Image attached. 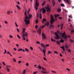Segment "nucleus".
Instances as JSON below:
<instances>
[{
    "instance_id": "obj_1",
    "label": "nucleus",
    "mask_w": 74,
    "mask_h": 74,
    "mask_svg": "<svg viewBox=\"0 0 74 74\" xmlns=\"http://www.w3.org/2000/svg\"><path fill=\"white\" fill-rule=\"evenodd\" d=\"M25 16V17L24 18V22H25L26 25H28V24L30 23V21L29 20V17H27V10H25V12H24Z\"/></svg>"
},
{
    "instance_id": "obj_2",
    "label": "nucleus",
    "mask_w": 74,
    "mask_h": 74,
    "mask_svg": "<svg viewBox=\"0 0 74 74\" xmlns=\"http://www.w3.org/2000/svg\"><path fill=\"white\" fill-rule=\"evenodd\" d=\"M61 35L62 36L63 38H64V40H65L66 41H67V38H68V36L66 35V33H65L64 31L63 33L61 34Z\"/></svg>"
},
{
    "instance_id": "obj_3",
    "label": "nucleus",
    "mask_w": 74,
    "mask_h": 74,
    "mask_svg": "<svg viewBox=\"0 0 74 74\" xmlns=\"http://www.w3.org/2000/svg\"><path fill=\"white\" fill-rule=\"evenodd\" d=\"M36 1L35 5V8L36 10H38V6L39 5L38 3V0H35Z\"/></svg>"
},
{
    "instance_id": "obj_4",
    "label": "nucleus",
    "mask_w": 74,
    "mask_h": 74,
    "mask_svg": "<svg viewBox=\"0 0 74 74\" xmlns=\"http://www.w3.org/2000/svg\"><path fill=\"white\" fill-rule=\"evenodd\" d=\"M50 17L51 18L50 23H51V24H53V22L55 21V20H54V19H53V16L51 15Z\"/></svg>"
},
{
    "instance_id": "obj_5",
    "label": "nucleus",
    "mask_w": 74,
    "mask_h": 74,
    "mask_svg": "<svg viewBox=\"0 0 74 74\" xmlns=\"http://www.w3.org/2000/svg\"><path fill=\"white\" fill-rule=\"evenodd\" d=\"M41 11L43 14H45L46 12V10L44 8H42L40 10V12H41Z\"/></svg>"
},
{
    "instance_id": "obj_6",
    "label": "nucleus",
    "mask_w": 74,
    "mask_h": 74,
    "mask_svg": "<svg viewBox=\"0 0 74 74\" xmlns=\"http://www.w3.org/2000/svg\"><path fill=\"white\" fill-rule=\"evenodd\" d=\"M42 36L43 39L45 40V39H46L47 38V37H46V36L45 35V34H44V33H42Z\"/></svg>"
},
{
    "instance_id": "obj_7",
    "label": "nucleus",
    "mask_w": 74,
    "mask_h": 74,
    "mask_svg": "<svg viewBox=\"0 0 74 74\" xmlns=\"http://www.w3.org/2000/svg\"><path fill=\"white\" fill-rule=\"evenodd\" d=\"M45 8L46 9V11L47 12H51L50 7H49V6H47V7H45Z\"/></svg>"
},
{
    "instance_id": "obj_8",
    "label": "nucleus",
    "mask_w": 74,
    "mask_h": 74,
    "mask_svg": "<svg viewBox=\"0 0 74 74\" xmlns=\"http://www.w3.org/2000/svg\"><path fill=\"white\" fill-rule=\"evenodd\" d=\"M55 35L57 37H55V39H59V36L58 34L56 32L55 33Z\"/></svg>"
},
{
    "instance_id": "obj_9",
    "label": "nucleus",
    "mask_w": 74,
    "mask_h": 74,
    "mask_svg": "<svg viewBox=\"0 0 74 74\" xmlns=\"http://www.w3.org/2000/svg\"><path fill=\"white\" fill-rule=\"evenodd\" d=\"M45 26H47V27H48V26L49 25V21H47L46 23H45Z\"/></svg>"
},
{
    "instance_id": "obj_10",
    "label": "nucleus",
    "mask_w": 74,
    "mask_h": 74,
    "mask_svg": "<svg viewBox=\"0 0 74 74\" xmlns=\"http://www.w3.org/2000/svg\"><path fill=\"white\" fill-rule=\"evenodd\" d=\"M52 4H53V7L56 4V2L54 1V0H53L52 1Z\"/></svg>"
},
{
    "instance_id": "obj_11",
    "label": "nucleus",
    "mask_w": 74,
    "mask_h": 74,
    "mask_svg": "<svg viewBox=\"0 0 74 74\" xmlns=\"http://www.w3.org/2000/svg\"><path fill=\"white\" fill-rule=\"evenodd\" d=\"M38 32L40 36L41 35V28H38Z\"/></svg>"
},
{
    "instance_id": "obj_12",
    "label": "nucleus",
    "mask_w": 74,
    "mask_h": 74,
    "mask_svg": "<svg viewBox=\"0 0 74 74\" xmlns=\"http://www.w3.org/2000/svg\"><path fill=\"white\" fill-rule=\"evenodd\" d=\"M41 47H43L44 48V49H45V45H44V44L43 43H41Z\"/></svg>"
},
{
    "instance_id": "obj_13",
    "label": "nucleus",
    "mask_w": 74,
    "mask_h": 74,
    "mask_svg": "<svg viewBox=\"0 0 74 74\" xmlns=\"http://www.w3.org/2000/svg\"><path fill=\"white\" fill-rule=\"evenodd\" d=\"M23 36H24L25 37V36H26V37H27V33H25V34L23 33Z\"/></svg>"
},
{
    "instance_id": "obj_14",
    "label": "nucleus",
    "mask_w": 74,
    "mask_h": 74,
    "mask_svg": "<svg viewBox=\"0 0 74 74\" xmlns=\"http://www.w3.org/2000/svg\"><path fill=\"white\" fill-rule=\"evenodd\" d=\"M44 21H47V20L45 18H44L42 21V23H44V22H45Z\"/></svg>"
},
{
    "instance_id": "obj_15",
    "label": "nucleus",
    "mask_w": 74,
    "mask_h": 74,
    "mask_svg": "<svg viewBox=\"0 0 74 74\" xmlns=\"http://www.w3.org/2000/svg\"><path fill=\"white\" fill-rule=\"evenodd\" d=\"M61 48H62V49L63 51L64 52L65 51V49H64V47L63 46L61 47Z\"/></svg>"
},
{
    "instance_id": "obj_16",
    "label": "nucleus",
    "mask_w": 74,
    "mask_h": 74,
    "mask_svg": "<svg viewBox=\"0 0 74 74\" xmlns=\"http://www.w3.org/2000/svg\"><path fill=\"white\" fill-rule=\"evenodd\" d=\"M64 1H65L66 2H67V3L68 4H70V2H69V0H64Z\"/></svg>"
},
{
    "instance_id": "obj_17",
    "label": "nucleus",
    "mask_w": 74,
    "mask_h": 74,
    "mask_svg": "<svg viewBox=\"0 0 74 74\" xmlns=\"http://www.w3.org/2000/svg\"><path fill=\"white\" fill-rule=\"evenodd\" d=\"M55 26L53 24H51V26L49 27L50 28L51 27H53Z\"/></svg>"
},
{
    "instance_id": "obj_18",
    "label": "nucleus",
    "mask_w": 74,
    "mask_h": 74,
    "mask_svg": "<svg viewBox=\"0 0 74 74\" xmlns=\"http://www.w3.org/2000/svg\"><path fill=\"white\" fill-rule=\"evenodd\" d=\"M63 23H62L61 25H60V26H61V30H62V29H63Z\"/></svg>"
},
{
    "instance_id": "obj_19",
    "label": "nucleus",
    "mask_w": 74,
    "mask_h": 74,
    "mask_svg": "<svg viewBox=\"0 0 74 74\" xmlns=\"http://www.w3.org/2000/svg\"><path fill=\"white\" fill-rule=\"evenodd\" d=\"M30 9L29 8L27 12V15H29V12H30Z\"/></svg>"
},
{
    "instance_id": "obj_20",
    "label": "nucleus",
    "mask_w": 74,
    "mask_h": 74,
    "mask_svg": "<svg viewBox=\"0 0 74 74\" xmlns=\"http://www.w3.org/2000/svg\"><path fill=\"white\" fill-rule=\"evenodd\" d=\"M60 42H62V43H63V42H64V40H63L62 39H61V40H60Z\"/></svg>"
},
{
    "instance_id": "obj_21",
    "label": "nucleus",
    "mask_w": 74,
    "mask_h": 74,
    "mask_svg": "<svg viewBox=\"0 0 74 74\" xmlns=\"http://www.w3.org/2000/svg\"><path fill=\"white\" fill-rule=\"evenodd\" d=\"M59 16V14H57V15L56 14H55V18H57V16Z\"/></svg>"
},
{
    "instance_id": "obj_22",
    "label": "nucleus",
    "mask_w": 74,
    "mask_h": 74,
    "mask_svg": "<svg viewBox=\"0 0 74 74\" xmlns=\"http://www.w3.org/2000/svg\"><path fill=\"white\" fill-rule=\"evenodd\" d=\"M26 30V29L25 28H23V33H25V32Z\"/></svg>"
},
{
    "instance_id": "obj_23",
    "label": "nucleus",
    "mask_w": 74,
    "mask_h": 74,
    "mask_svg": "<svg viewBox=\"0 0 74 74\" xmlns=\"http://www.w3.org/2000/svg\"><path fill=\"white\" fill-rule=\"evenodd\" d=\"M16 7L18 8V9H19V10H21V8H20L19 6V5H16Z\"/></svg>"
},
{
    "instance_id": "obj_24",
    "label": "nucleus",
    "mask_w": 74,
    "mask_h": 74,
    "mask_svg": "<svg viewBox=\"0 0 74 74\" xmlns=\"http://www.w3.org/2000/svg\"><path fill=\"white\" fill-rule=\"evenodd\" d=\"M51 40L52 42H56V40L53 39L52 38L51 39Z\"/></svg>"
},
{
    "instance_id": "obj_25",
    "label": "nucleus",
    "mask_w": 74,
    "mask_h": 74,
    "mask_svg": "<svg viewBox=\"0 0 74 74\" xmlns=\"http://www.w3.org/2000/svg\"><path fill=\"white\" fill-rule=\"evenodd\" d=\"M29 18H32V14H29Z\"/></svg>"
},
{
    "instance_id": "obj_26",
    "label": "nucleus",
    "mask_w": 74,
    "mask_h": 74,
    "mask_svg": "<svg viewBox=\"0 0 74 74\" xmlns=\"http://www.w3.org/2000/svg\"><path fill=\"white\" fill-rule=\"evenodd\" d=\"M39 16L40 19L42 18V16H41V13H40L39 14Z\"/></svg>"
},
{
    "instance_id": "obj_27",
    "label": "nucleus",
    "mask_w": 74,
    "mask_h": 74,
    "mask_svg": "<svg viewBox=\"0 0 74 74\" xmlns=\"http://www.w3.org/2000/svg\"><path fill=\"white\" fill-rule=\"evenodd\" d=\"M10 12H11V11H10V10H9L7 12V14H10Z\"/></svg>"
},
{
    "instance_id": "obj_28",
    "label": "nucleus",
    "mask_w": 74,
    "mask_h": 74,
    "mask_svg": "<svg viewBox=\"0 0 74 74\" xmlns=\"http://www.w3.org/2000/svg\"><path fill=\"white\" fill-rule=\"evenodd\" d=\"M38 69H41V68H42L41 67V66H40V65H38Z\"/></svg>"
},
{
    "instance_id": "obj_29",
    "label": "nucleus",
    "mask_w": 74,
    "mask_h": 74,
    "mask_svg": "<svg viewBox=\"0 0 74 74\" xmlns=\"http://www.w3.org/2000/svg\"><path fill=\"white\" fill-rule=\"evenodd\" d=\"M25 51H26L27 52H29V50L27 48H25Z\"/></svg>"
},
{
    "instance_id": "obj_30",
    "label": "nucleus",
    "mask_w": 74,
    "mask_h": 74,
    "mask_svg": "<svg viewBox=\"0 0 74 74\" xmlns=\"http://www.w3.org/2000/svg\"><path fill=\"white\" fill-rule=\"evenodd\" d=\"M51 52L49 51H48L47 55H49V54H51Z\"/></svg>"
},
{
    "instance_id": "obj_31",
    "label": "nucleus",
    "mask_w": 74,
    "mask_h": 74,
    "mask_svg": "<svg viewBox=\"0 0 74 74\" xmlns=\"http://www.w3.org/2000/svg\"><path fill=\"white\" fill-rule=\"evenodd\" d=\"M45 1H44L43 3L42 4V6H43V5L45 4Z\"/></svg>"
},
{
    "instance_id": "obj_32",
    "label": "nucleus",
    "mask_w": 74,
    "mask_h": 74,
    "mask_svg": "<svg viewBox=\"0 0 74 74\" xmlns=\"http://www.w3.org/2000/svg\"><path fill=\"white\" fill-rule=\"evenodd\" d=\"M17 36L19 39H21V37H20L19 35H17Z\"/></svg>"
},
{
    "instance_id": "obj_33",
    "label": "nucleus",
    "mask_w": 74,
    "mask_h": 74,
    "mask_svg": "<svg viewBox=\"0 0 74 74\" xmlns=\"http://www.w3.org/2000/svg\"><path fill=\"white\" fill-rule=\"evenodd\" d=\"M7 69L6 70H7V71H8V72H9V71H10V69L8 68H7Z\"/></svg>"
},
{
    "instance_id": "obj_34",
    "label": "nucleus",
    "mask_w": 74,
    "mask_h": 74,
    "mask_svg": "<svg viewBox=\"0 0 74 74\" xmlns=\"http://www.w3.org/2000/svg\"><path fill=\"white\" fill-rule=\"evenodd\" d=\"M23 73H22V74H25L26 72V70H24L23 71Z\"/></svg>"
},
{
    "instance_id": "obj_35",
    "label": "nucleus",
    "mask_w": 74,
    "mask_h": 74,
    "mask_svg": "<svg viewBox=\"0 0 74 74\" xmlns=\"http://www.w3.org/2000/svg\"><path fill=\"white\" fill-rule=\"evenodd\" d=\"M23 40L25 41V40L26 39H25V36H24V35H23Z\"/></svg>"
},
{
    "instance_id": "obj_36",
    "label": "nucleus",
    "mask_w": 74,
    "mask_h": 74,
    "mask_svg": "<svg viewBox=\"0 0 74 74\" xmlns=\"http://www.w3.org/2000/svg\"><path fill=\"white\" fill-rule=\"evenodd\" d=\"M9 37L10 38H13V36H11V35H9Z\"/></svg>"
},
{
    "instance_id": "obj_37",
    "label": "nucleus",
    "mask_w": 74,
    "mask_h": 74,
    "mask_svg": "<svg viewBox=\"0 0 74 74\" xmlns=\"http://www.w3.org/2000/svg\"><path fill=\"white\" fill-rule=\"evenodd\" d=\"M15 23L16 27H18V25H17V24H16V23L15 22Z\"/></svg>"
},
{
    "instance_id": "obj_38",
    "label": "nucleus",
    "mask_w": 74,
    "mask_h": 74,
    "mask_svg": "<svg viewBox=\"0 0 74 74\" xmlns=\"http://www.w3.org/2000/svg\"><path fill=\"white\" fill-rule=\"evenodd\" d=\"M36 44H40V43L38 42V41H37L36 42Z\"/></svg>"
},
{
    "instance_id": "obj_39",
    "label": "nucleus",
    "mask_w": 74,
    "mask_h": 74,
    "mask_svg": "<svg viewBox=\"0 0 74 74\" xmlns=\"http://www.w3.org/2000/svg\"><path fill=\"white\" fill-rule=\"evenodd\" d=\"M60 5L61 7H63V6L64 5V4H60Z\"/></svg>"
},
{
    "instance_id": "obj_40",
    "label": "nucleus",
    "mask_w": 74,
    "mask_h": 74,
    "mask_svg": "<svg viewBox=\"0 0 74 74\" xmlns=\"http://www.w3.org/2000/svg\"><path fill=\"white\" fill-rule=\"evenodd\" d=\"M13 59L14 60V62H16V59H15V58H13Z\"/></svg>"
},
{
    "instance_id": "obj_41",
    "label": "nucleus",
    "mask_w": 74,
    "mask_h": 74,
    "mask_svg": "<svg viewBox=\"0 0 74 74\" xmlns=\"http://www.w3.org/2000/svg\"><path fill=\"white\" fill-rule=\"evenodd\" d=\"M5 52L4 53V54H5V53H7V51H6V50L5 49Z\"/></svg>"
},
{
    "instance_id": "obj_42",
    "label": "nucleus",
    "mask_w": 74,
    "mask_h": 74,
    "mask_svg": "<svg viewBox=\"0 0 74 74\" xmlns=\"http://www.w3.org/2000/svg\"><path fill=\"white\" fill-rule=\"evenodd\" d=\"M71 33H74V30H71Z\"/></svg>"
},
{
    "instance_id": "obj_43",
    "label": "nucleus",
    "mask_w": 74,
    "mask_h": 74,
    "mask_svg": "<svg viewBox=\"0 0 74 74\" xmlns=\"http://www.w3.org/2000/svg\"><path fill=\"white\" fill-rule=\"evenodd\" d=\"M70 42H74V41L72 40H70Z\"/></svg>"
},
{
    "instance_id": "obj_44",
    "label": "nucleus",
    "mask_w": 74,
    "mask_h": 74,
    "mask_svg": "<svg viewBox=\"0 0 74 74\" xmlns=\"http://www.w3.org/2000/svg\"><path fill=\"white\" fill-rule=\"evenodd\" d=\"M42 73H47V72H44V71H42Z\"/></svg>"
},
{
    "instance_id": "obj_45",
    "label": "nucleus",
    "mask_w": 74,
    "mask_h": 74,
    "mask_svg": "<svg viewBox=\"0 0 74 74\" xmlns=\"http://www.w3.org/2000/svg\"><path fill=\"white\" fill-rule=\"evenodd\" d=\"M54 52L55 53H56V54H58V53L57 51H54Z\"/></svg>"
},
{
    "instance_id": "obj_46",
    "label": "nucleus",
    "mask_w": 74,
    "mask_h": 74,
    "mask_svg": "<svg viewBox=\"0 0 74 74\" xmlns=\"http://www.w3.org/2000/svg\"><path fill=\"white\" fill-rule=\"evenodd\" d=\"M7 53H8L9 55H11V53L9 51H8Z\"/></svg>"
},
{
    "instance_id": "obj_47",
    "label": "nucleus",
    "mask_w": 74,
    "mask_h": 74,
    "mask_svg": "<svg viewBox=\"0 0 74 74\" xmlns=\"http://www.w3.org/2000/svg\"><path fill=\"white\" fill-rule=\"evenodd\" d=\"M58 19H62V17H58Z\"/></svg>"
},
{
    "instance_id": "obj_48",
    "label": "nucleus",
    "mask_w": 74,
    "mask_h": 74,
    "mask_svg": "<svg viewBox=\"0 0 74 74\" xmlns=\"http://www.w3.org/2000/svg\"><path fill=\"white\" fill-rule=\"evenodd\" d=\"M65 47L67 49V48H68V46L67 45H65Z\"/></svg>"
},
{
    "instance_id": "obj_49",
    "label": "nucleus",
    "mask_w": 74,
    "mask_h": 74,
    "mask_svg": "<svg viewBox=\"0 0 74 74\" xmlns=\"http://www.w3.org/2000/svg\"><path fill=\"white\" fill-rule=\"evenodd\" d=\"M38 20H36V22H35L36 23H38Z\"/></svg>"
},
{
    "instance_id": "obj_50",
    "label": "nucleus",
    "mask_w": 74,
    "mask_h": 74,
    "mask_svg": "<svg viewBox=\"0 0 74 74\" xmlns=\"http://www.w3.org/2000/svg\"><path fill=\"white\" fill-rule=\"evenodd\" d=\"M58 12H60L61 11V9H59L58 10Z\"/></svg>"
},
{
    "instance_id": "obj_51",
    "label": "nucleus",
    "mask_w": 74,
    "mask_h": 74,
    "mask_svg": "<svg viewBox=\"0 0 74 74\" xmlns=\"http://www.w3.org/2000/svg\"><path fill=\"white\" fill-rule=\"evenodd\" d=\"M44 53H45V50H44V49H43L42 51Z\"/></svg>"
},
{
    "instance_id": "obj_52",
    "label": "nucleus",
    "mask_w": 74,
    "mask_h": 74,
    "mask_svg": "<svg viewBox=\"0 0 74 74\" xmlns=\"http://www.w3.org/2000/svg\"><path fill=\"white\" fill-rule=\"evenodd\" d=\"M17 31L18 32H19V29H18V28H17Z\"/></svg>"
},
{
    "instance_id": "obj_53",
    "label": "nucleus",
    "mask_w": 74,
    "mask_h": 74,
    "mask_svg": "<svg viewBox=\"0 0 74 74\" xmlns=\"http://www.w3.org/2000/svg\"><path fill=\"white\" fill-rule=\"evenodd\" d=\"M26 66H29V64L28 63H27L26 64Z\"/></svg>"
},
{
    "instance_id": "obj_54",
    "label": "nucleus",
    "mask_w": 74,
    "mask_h": 74,
    "mask_svg": "<svg viewBox=\"0 0 74 74\" xmlns=\"http://www.w3.org/2000/svg\"><path fill=\"white\" fill-rule=\"evenodd\" d=\"M37 73V72L36 71V72H34L33 73V74H36V73Z\"/></svg>"
},
{
    "instance_id": "obj_55",
    "label": "nucleus",
    "mask_w": 74,
    "mask_h": 74,
    "mask_svg": "<svg viewBox=\"0 0 74 74\" xmlns=\"http://www.w3.org/2000/svg\"><path fill=\"white\" fill-rule=\"evenodd\" d=\"M4 23H6V24H7V23H8V22L6 21H4Z\"/></svg>"
},
{
    "instance_id": "obj_56",
    "label": "nucleus",
    "mask_w": 74,
    "mask_h": 74,
    "mask_svg": "<svg viewBox=\"0 0 74 74\" xmlns=\"http://www.w3.org/2000/svg\"><path fill=\"white\" fill-rule=\"evenodd\" d=\"M3 64L4 65V66H5V62H2Z\"/></svg>"
},
{
    "instance_id": "obj_57",
    "label": "nucleus",
    "mask_w": 74,
    "mask_h": 74,
    "mask_svg": "<svg viewBox=\"0 0 74 74\" xmlns=\"http://www.w3.org/2000/svg\"><path fill=\"white\" fill-rule=\"evenodd\" d=\"M37 27H38V25H36L35 26V29H37Z\"/></svg>"
},
{
    "instance_id": "obj_58",
    "label": "nucleus",
    "mask_w": 74,
    "mask_h": 74,
    "mask_svg": "<svg viewBox=\"0 0 74 74\" xmlns=\"http://www.w3.org/2000/svg\"><path fill=\"white\" fill-rule=\"evenodd\" d=\"M51 72H53V73H56V72L55 71H54L52 70L51 71Z\"/></svg>"
},
{
    "instance_id": "obj_59",
    "label": "nucleus",
    "mask_w": 74,
    "mask_h": 74,
    "mask_svg": "<svg viewBox=\"0 0 74 74\" xmlns=\"http://www.w3.org/2000/svg\"><path fill=\"white\" fill-rule=\"evenodd\" d=\"M22 49L21 48H20L19 50H18V51H22Z\"/></svg>"
},
{
    "instance_id": "obj_60",
    "label": "nucleus",
    "mask_w": 74,
    "mask_h": 74,
    "mask_svg": "<svg viewBox=\"0 0 74 74\" xmlns=\"http://www.w3.org/2000/svg\"><path fill=\"white\" fill-rule=\"evenodd\" d=\"M66 70H67L68 71H70V69H69L67 68L66 69Z\"/></svg>"
},
{
    "instance_id": "obj_61",
    "label": "nucleus",
    "mask_w": 74,
    "mask_h": 74,
    "mask_svg": "<svg viewBox=\"0 0 74 74\" xmlns=\"http://www.w3.org/2000/svg\"><path fill=\"white\" fill-rule=\"evenodd\" d=\"M30 48L31 50H33V47H30Z\"/></svg>"
},
{
    "instance_id": "obj_62",
    "label": "nucleus",
    "mask_w": 74,
    "mask_h": 74,
    "mask_svg": "<svg viewBox=\"0 0 74 74\" xmlns=\"http://www.w3.org/2000/svg\"><path fill=\"white\" fill-rule=\"evenodd\" d=\"M21 62H22V61H19L18 62V63H21Z\"/></svg>"
},
{
    "instance_id": "obj_63",
    "label": "nucleus",
    "mask_w": 74,
    "mask_h": 74,
    "mask_svg": "<svg viewBox=\"0 0 74 74\" xmlns=\"http://www.w3.org/2000/svg\"><path fill=\"white\" fill-rule=\"evenodd\" d=\"M46 47H48L49 46V45L48 44H47L45 45Z\"/></svg>"
},
{
    "instance_id": "obj_64",
    "label": "nucleus",
    "mask_w": 74,
    "mask_h": 74,
    "mask_svg": "<svg viewBox=\"0 0 74 74\" xmlns=\"http://www.w3.org/2000/svg\"><path fill=\"white\" fill-rule=\"evenodd\" d=\"M68 52H71V50H70V49H69L68 50Z\"/></svg>"
}]
</instances>
